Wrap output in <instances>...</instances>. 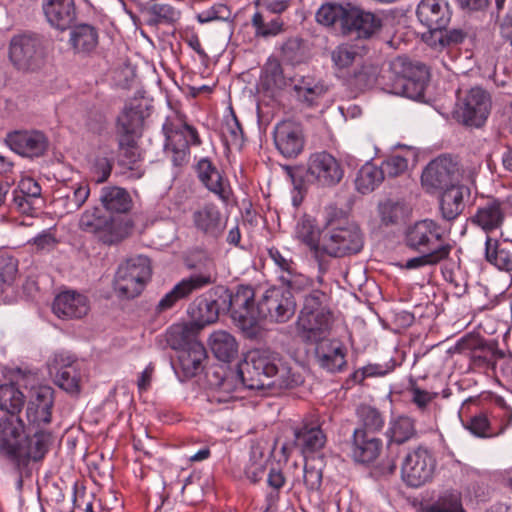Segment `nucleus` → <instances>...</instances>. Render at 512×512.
Returning a JSON list of instances; mask_svg holds the SVG:
<instances>
[{
    "mask_svg": "<svg viewBox=\"0 0 512 512\" xmlns=\"http://www.w3.org/2000/svg\"><path fill=\"white\" fill-rule=\"evenodd\" d=\"M334 68L339 72L348 71L350 67L361 59L359 49L355 45L341 44L331 52Z\"/></svg>",
    "mask_w": 512,
    "mask_h": 512,
    "instance_id": "obj_45",
    "label": "nucleus"
},
{
    "mask_svg": "<svg viewBox=\"0 0 512 512\" xmlns=\"http://www.w3.org/2000/svg\"><path fill=\"white\" fill-rule=\"evenodd\" d=\"M89 194L90 188L86 183H81L73 188V191L65 196L64 207L67 213H72L80 209L88 199Z\"/></svg>",
    "mask_w": 512,
    "mask_h": 512,
    "instance_id": "obj_53",
    "label": "nucleus"
},
{
    "mask_svg": "<svg viewBox=\"0 0 512 512\" xmlns=\"http://www.w3.org/2000/svg\"><path fill=\"white\" fill-rule=\"evenodd\" d=\"M100 202L110 213H127L133 202L129 192L118 186H105L101 189Z\"/></svg>",
    "mask_w": 512,
    "mask_h": 512,
    "instance_id": "obj_38",
    "label": "nucleus"
},
{
    "mask_svg": "<svg viewBox=\"0 0 512 512\" xmlns=\"http://www.w3.org/2000/svg\"><path fill=\"white\" fill-rule=\"evenodd\" d=\"M192 223L202 234L218 239L226 227V221L215 203H205L192 212Z\"/></svg>",
    "mask_w": 512,
    "mask_h": 512,
    "instance_id": "obj_25",
    "label": "nucleus"
},
{
    "mask_svg": "<svg viewBox=\"0 0 512 512\" xmlns=\"http://www.w3.org/2000/svg\"><path fill=\"white\" fill-rule=\"evenodd\" d=\"M385 435L388 445H401L416 436L415 423L407 416H399L389 422Z\"/></svg>",
    "mask_w": 512,
    "mask_h": 512,
    "instance_id": "obj_41",
    "label": "nucleus"
},
{
    "mask_svg": "<svg viewBox=\"0 0 512 512\" xmlns=\"http://www.w3.org/2000/svg\"><path fill=\"white\" fill-rule=\"evenodd\" d=\"M404 243L415 252L437 250L446 241V230L433 219H423L410 224L404 233Z\"/></svg>",
    "mask_w": 512,
    "mask_h": 512,
    "instance_id": "obj_15",
    "label": "nucleus"
},
{
    "mask_svg": "<svg viewBox=\"0 0 512 512\" xmlns=\"http://www.w3.org/2000/svg\"><path fill=\"white\" fill-rule=\"evenodd\" d=\"M69 43L74 52L89 54L99 43L98 29L90 24L75 25L70 31Z\"/></svg>",
    "mask_w": 512,
    "mask_h": 512,
    "instance_id": "obj_37",
    "label": "nucleus"
},
{
    "mask_svg": "<svg viewBox=\"0 0 512 512\" xmlns=\"http://www.w3.org/2000/svg\"><path fill=\"white\" fill-rule=\"evenodd\" d=\"M491 108L490 96L479 87L472 88L464 98L459 116L464 124L480 127L488 118Z\"/></svg>",
    "mask_w": 512,
    "mask_h": 512,
    "instance_id": "obj_21",
    "label": "nucleus"
},
{
    "mask_svg": "<svg viewBox=\"0 0 512 512\" xmlns=\"http://www.w3.org/2000/svg\"><path fill=\"white\" fill-rule=\"evenodd\" d=\"M436 469L433 453L424 446L409 451L401 464L403 482L412 488H419L432 481Z\"/></svg>",
    "mask_w": 512,
    "mask_h": 512,
    "instance_id": "obj_14",
    "label": "nucleus"
},
{
    "mask_svg": "<svg viewBox=\"0 0 512 512\" xmlns=\"http://www.w3.org/2000/svg\"><path fill=\"white\" fill-rule=\"evenodd\" d=\"M326 294L318 289L304 297L299 312L296 331L299 338L310 344H318L328 338L333 323V314L325 304Z\"/></svg>",
    "mask_w": 512,
    "mask_h": 512,
    "instance_id": "obj_5",
    "label": "nucleus"
},
{
    "mask_svg": "<svg viewBox=\"0 0 512 512\" xmlns=\"http://www.w3.org/2000/svg\"><path fill=\"white\" fill-rule=\"evenodd\" d=\"M162 131L165 135V153L176 167H182L189 162L191 146L202 145L197 128L189 124L183 114H178L174 120L166 119Z\"/></svg>",
    "mask_w": 512,
    "mask_h": 512,
    "instance_id": "obj_7",
    "label": "nucleus"
},
{
    "mask_svg": "<svg viewBox=\"0 0 512 512\" xmlns=\"http://www.w3.org/2000/svg\"><path fill=\"white\" fill-rule=\"evenodd\" d=\"M357 416L362 425V427H359L358 429H363L368 434L379 432L384 427V417L375 407L360 405L357 408Z\"/></svg>",
    "mask_w": 512,
    "mask_h": 512,
    "instance_id": "obj_47",
    "label": "nucleus"
},
{
    "mask_svg": "<svg viewBox=\"0 0 512 512\" xmlns=\"http://www.w3.org/2000/svg\"><path fill=\"white\" fill-rule=\"evenodd\" d=\"M42 188L32 177H22L14 192V202L22 213L31 214L41 201Z\"/></svg>",
    "mask_w": 512,
    "mask_h": 512,
    "instance_id": "obj_35",
    "label": "nucleus"
},
{
    "mask_svg": "<svg viewBox=\"0 0 512 512\" xmlns=\"http://www.w3.org/2000/svg\"><path fill=\"white\" fill-rule=\"evenodd\" d=\"M264 79L267 85L280 87L284 83L282 66L277 60L269 61L264 69Z\"/></svg>",
    "mask_w": 512,
    "mask_h": 512,
    "instance_id": "obj_63",
    "label": "nucleus"
},
{
    "mask_svg": "<svg viewBox=\"0 0 512 512\" xmlns=\"http://www.w3.org/2000/svg\"><path fill=\"white\" fill-rule=\"evenodd\" d=\"M205 359H208V354H177V357L171 358L170 361L176 376L183 382L204 370Z\"/></svg>",
    "mask_w": 512,
    "mask_h": 512,
    "instance_id": "obj_39",
    "label": "nucleus"
},
{
    "mask_svg": "<svg viewBox=\"0 0 512 512\" xmlns=\"http://www.w3.org/2000/svg\"><path fill=\"white\" fill-rule=\"evenodd\" d=\"M268 256L277 267V272H279L280 275L293 272V269L297 266L292 257L285 256L276 247H271L268 249Z\"/></svg>",
    "mask_w": 512,
    "mask_h": 512,
    "instance_id": "obj_60",
    "label": "nucleus"
},
{
    "mask_svg": "<svg viewBox=\"0 0 512 512\" xmlns=\"http://www.w3.org/2000/svg\"><path fill=\"white\" fill-rule=\"evenodd\" d=\"M348 27L344 35L355 34L358 38L368 39L380 30L381 19L370 11H365L351 4Z\"/></svg>",
    "mask_w": 512,
    "mask_h": 512,
    "instance_id": "obj_30",
    "label": "nucleus"
},
{
    "mask_svg": "<svg viewBox=\"0 0 512 512\" xmlns=\"http://www.w3.org/2000/svg\"><path fill=\"white\" fill-rule=\"evenodd\" d=\"M297 99L307 107H317L328 92V86L321 79L306 76L294 86Z\"/></svg>",
    "mask_w": 512,
    "mask_h": 512,
    "instance_id": "obj_36",
    "label": "nucleus"
},
{
    "mask_svg": "<svg viewBox=\"0 0 512 512\" xmlns=\"http://www.w3.org/2000/svg\"><path fill=\"white\" fill-rule=\"evenodd\" d=\"M5 141L11 150L27 158L40 157L48 148V139L42 132L36 130L10 132Z\"/></svg>",
    "mask_w": 512,
    "mask_h": 512,
    "instance_id": "obj_24",
    "label": "nucleus"
},
{
    "mask_svg": "<svg viewBox=\"0 0 512 512\" xmlns=\"http://www.w3.org/2000/svg\"><path fill=\"white\" fill-rule=\"evenodd\" d=\"M79 225L82 231L96 235L102 243L108 245L122 241L130 231L128 222L108 217L98 208L85 211Z\"/></svg>",
    "mask_w": 512,
    "mask_h": 512,
    "instance_id": "obj_12",
    "label": "nucleus"
},
{
    "mask_svg": "<svg viewBox=\"0 0 512 512\" xmlns=\"http://www.w3.org/2000/svg\"><path fill=\"white\" fill-rule=\"evenodd\" d=\"M53 313L60 319H81L90 310L88 298L75 291L58 294L52 305Z\"/></svg>",
    "mask_w": 512,
    "mask_h": 512,
    "instance_id": "obj_27",
    "label": "nucleus"
},
{
    "mask_svg": "<svg viewBox=\"0 0 512 512\" xmlns=\"http://www.w3.org/2000/svg\"><path fill=\"white\" fill-rule=\"evenodd\" d=\"M276 354H213L214 362L206 370L211 398L225 403L238 398L243 389L282 390L301 382L291 367Z\"/></svg>",
    "mask_w": 512,
    "mask_h": 512,
    "instance_id": "obj_1",
    "label": "nucleus"
},
{
    "mask_svg": "<svg viewBox=\"0 0 512 512\" xmlns=\"http://www.w3.org/2000/svg\"><path fill=\"white\" fill-rule=\"evenodd\" d=\"M461 168L451 156L442 155L432 160L421 175L427 191L441 190L440 211L443 219L455 220L464 210L471 189L460 182Z\"/></svg>",
    "mask_w": 512,
    "mask_h": 512,
    "instance_id": "obj_3",
    "label": "nucleus"
},
{
    "mask_svg": "<svg viewBox=\"0 0 512 512\" xmlns=\"http://www.w3.org/2000/svg\"><path fill=\"white\" fill-rule=\"evenodd\" d=\"M484 258L498 270L512 272V252L501 247L499 239L495 237L485 238Z\"/></svg>",
    "mask_w": 512,
    "mask_h": 512,
    "instance_id": "obj_40",
    "label": "nucleus"
},
{
    "mask_svg": "<svg viewBox=\"0 0 512 512\" xmlns=\"http://www.w3.org/2000/svg\"><path fill=\"white\" fill-rule=\"evenodd\" d=\"M117 166L120 173L129 179H140L144 175L143 156L137 141L118 144Z\"/></svg>",
    "mask_w": 512,
    "mask_h": 512,
    "instance_id": "obj_32",
    "label": "nucleus"
},
{
    "mask_svg": "<svg viewBox=\"0 0 512 512\" xmlns=\"http://www.w3.org/2000/svg\"><path fill=\"white\" fill-rule=\"evenodd\" d=\"M29 243L34 245L37 251L49 252L57 246L58 240L55 234L51 232V229H48L35 236Z\"/></svg>",
    "mask_w": 512,
    "mask_h": 512,
    "instance_id": "obj_64",
    "label": "nucleus"
},
{
    "mask_svg": "<svg viewBox=\"0 0 512 512\" xmlns=\"http://www.w3.org/2000/svg\"><path fill=\"white\" fill-rule=\"evenodd\" d=\"M324 420L318 414L305 416L293 429V447L304 457H309L323 449L327 442V435L323 429Z\"/></svg>",
    "mask_w": 512,
    "mask_h": 512,
    "instance_id": "obj_18",
    "label": "nucleus"
},
{
    "mask_svg": "<svg viewBox=\"0 0 512 512\" xmlns=\"http://www.w3.org/2000/svg\"><path fill=\"white\" fill-rule=\"evenodd\" d=\"M280 281L286 286L285 289L292 293L294 291H302L313 286V280L298 272L297 266L293 272L279 275Z\"/></svg>",
    "mask_w": 512,
    "mask_h": 512,
    "instance_id": "obj_54",
    "label": "nucleus"
},
{
    "mask_svg": "<svg viewBox=\"0 0 512 512\" xmlns=\"http://www.w3.org/2000/svg\"><path fill=\"white\" fill-rule=\"evenodd\" d=\"M422 512H466L462 493L457 489H446L420 503Z\"/></svg>",
    "mask_w": 512,
    "mask_h": 512,
    "instance_id": "obj_34",
    "label": "nucleus"
},
{
    "mask_svg": "<svg viewBox=\"0 0 512 512\" xmlns=\"http://www.w3.org/2000/svg\"><path fill=\"white\" fill-rule=\"evenodd\" d=\"M222 135L225 141L233 146H241L244 141L243 128L232 107L229 108V114L225 116Z\"/></svg>",
    "mask_w": 512,
    "mask_h": 512,
    "instance_id": "obj_48",
    "label": "nucleus"
},
{
    "mask_svg": "<svg viewBox=\"0 0 512 512\" xmlns=\"http://www.w3.org/2000/svg\"><path fill=\"white\" fill-rule=\"evenodd\" d=\"M295 238L305 245L314 261L317 263V282L322 285L324 276L328 272V262L322 255L321 229L316 219L310 215H303L296 223L294 230Z\"/></svg>",
    "mask_w": 512,
    "mask_h": 512,
    "instance_id": "obj_19",
    "label": "nucleus"
},
{
    "mask_svg": "<svg viewBox=\"0 0 512 512\" xmlns=\"http://www.w3.org/2000/svg\"><path fill=\"white\" fill-rule=\"evenodd\" d=\"M384 180L383 171L380 167L372 164H364L357 173L355 180L356 189L366 194L375 190Z\"/></svg>",
    "mask_w": 512,
    "mask_h": 512,
    "instance_id": "obj_43",
    "label": "nucleus"
},
{
    "mask_svg": "<svg viewBox=\"0 0 512 512\" xmlns=\"http://www.w3.org/2000/svg\"><path fill=\"white\" fill-rule=\"evenodd\" d=\"M381 220L384 224H396L403 218L404 209L399 203L386 201L379 207Z\"/></svg>",
    "mask_w": 512,
    "mask_h": 512,
    "instance_id": "obj_58",
    "label": "nucleus"
},
{
    "mask_svg": "<svg viewBox=\"0 0 512 512\" xmlns=\"http://www.w3.org/2000/svg\"><path fill=\"white\" fill-rule=\"evenodd\" d=\"M79 381V373L72 363L60 367L55 374V384L69 393L79 392Z\"/></svg>",
    "mask_w": 512,
    "mask_h": 512,
    "instance_id": "obj_49",
    "label": "nucleus"
},
{
    "mask_svg": "<svg viewBox=\"0 0 512 512\" xmlns=\"http://www.w3.org/2000/svg\"><path fill=\"white\" fill-rule=\"evenodd\" d=\"M408 168V159L402 155L394 154L387 157L380 166L383 176L397 177Z\"/></svg>",
    "mask_w": 512,
    "mask_h": 512,
    "instance_id": "obj_55",
    "label": "nucleus"
},
{
    "mask_svg": "<svg viewBox=\"0 0 512 512\" xmlns=\"http://www.w3.org/2000/svg\"><path fill=\"white\" fill-rule=\"evenodd\" d=\"M152 274L151 263L146 256H136L118 266L113 280L114 290L122 297L134 298L144 289Z\"/></svg>",
    "mask_w": 512,
    "mask_h": 512,
    "instance_id": "obj_9",
    "label": "nucleus"
},
{
    "mask_svg": "<svg viewBox=\"0 0 512 512\" xmlns=\"http://www.w3.org/2000/svg\"><path fill=\"white\" fill-rule=\"evenodd\" d=\"M351 4L327 2L322 4L315 14L318 24L331 28L344 35L348 27Z\"/></svg>",
    "mask_w": 512,
    "mask_h": 512,
    "instance_id": "obj_33",
    "label": "nucleus"
},
{
    "mask_svg": "<svg viewBox=\"0 0 512 512\" xmlns=\"http://www.w3.org/2000/svg\"><path fill=\"white\" fill-rule=\"evenodd\" d=\"M24 398L23 393L14 384L0 385V410L10 414L5 417H19Z\"/></svg>",
    "mask_w": 512,
    "mask_h": 512,
    "instance_id": "obj_44",
    "label": "nucleus"
},
{
    "mask_svg": "<svg viewBox=\"0 0 512 512\" xmlns=\"http://www.w3.org/2000/svg\"><path fill=\"white\" fill-rule=\"evenodd\" d=\"M143 124L144 115L141 108L126 105L116 119L117 144L136 142L142 136Z\"/></svg>",
    "mask_w": 512,
    "mask_h": 512,
    "instance_id": "obj_26",
    "label": "nucleus"
},
{
    "mask_svg": "<svg viewBox=\"0 0 512 512\" xmlns=\"http://www.w3.org/2000/svg\"><path fill=\"white\" fill-rule=\"evenodd\" d=\"M223 307L233 321L243 331L253 330L257 326L258 303L255 304V291L249 285H239L234 292L220 288Z\"/></svg>",
    "mask_w": 512,
    "mask_h": 512,
    "instance_id": "obj_10",
    "label": "nucleus"
},
{
    "mask_svg": "<svg viewBox=\"0 0 512 512\" xmlns=\"http://www.w3.org/2000/svg\"><path fill=\"white\" fill-rule=\"evenodd\" d=\"M453 249L452 244H443L437 250L430 252H418L420 255L408 259L403 267L408 270L419 269L424 266L437 265L449 258Z\"/></svg>",
    "mask_w": 512,
    "mask_h": 512,
    "instance_id": "obj_42",
    "label": "nucleus"
},
{
    "mask_svg": "<svg viewBox=\"0 0 512 512\" xmlns=\"http://www.w3.org/2000/svg\"><path fill=\"white\" fill-rule=\"evenodd\" d=\"M382 449V441L370 436L363 429H355L352 437L351 455L359 463H371L377 459Z\"/></svg>",
    "mask_w": 512,
    "mask_h": 512,
    "instance_id": "obj_31",
    "label": "nucleus"
},
{
    "mask_svg": "<svg viewBox=\"0 0 512 512\" xmlns=\"http://www.w3.org/2000/svg\"><path fill=\"white\" fill-rule=\"evenodd\" d=\"M315 356L319 366L331 373L342 371L347 364L345 354H315Z\"/></svg>",
    "mask_w": 512,
    "mask_h": 512,
    "instance_id": "obj_57",
    "label": "nucleus"
},
{
    "mask_svg": "<svg viewBox=\"0 0 512 512\" xmlns=\"http://www.w3.org/2000/svg\"><path fill=\"white\" fill-rule=\"evenodd\" d=\"M409 392L412 403L421 411H425L428 405L438 397V392L424 390L417 385H412Z\"/></svg>",
    "mask_w": 512,
    "mask_h": 512,
    "instance_id": "obj_62",
    "label": "nucleus"
},
{
    "mask_svg": "<svg viewBox=\"0 0 512 512\" xmlns=\"http://www.w3.org/2000/svg\"><path fill=\"white\" fill-rule=\"evenodd\" d=\"M150 23L172 25L180 19L181 13L166 3H153L149 7Z\"/></svg>",
    "mask_w": 512,
    "mask_h": 512,
    "instance_id": "obj_50",
    "label": "nucleus"
},
{
    "mask_svg": "<svg viewBox=\"0 0 512 512\" xmlns=\"http://www.w3.org/2000/svg\"><path fill=\"white\" fill-rule=\"evenodd\" d=\"M466 428L477 437H489L493 433L490 431V422L484 413H479L469 420Z\"/></svg>",
    "mask_w": 512,
    "mask_h": 512,
    "instance_id": "obj_61",
    "label": "nucleus"
},
{
    "mask_svg": "<svg viewBox=\"0 0 512 512\" xmlns=\"http://www.w3.org/2000/svg\"><path fill=\"white\" fill-rule=\"evenodd\" d=\"M386 90L394 95L412 100H421L429 79L427 67L422 63H413L399 57L391 65Z\"/></svg>",
    "mask_w": 512,
    "mask_h": 512,
    "instance_id": "obj_6",
    "label": "nucleus"
},
{
    "mask_svg": "<svg viewBox=\"0 0 512 512\" xmlns=\"http://www.w3.org/2000/svg\"><path fill=\"white\" fill-rule=\"evenodd\" d=\"M296 301L284 287H272L258 301L257 323L261 319L284 323L295 313Z\"/></svg>",
    "mask_w": 512,
    "mask_h": 512,
    "instance_id": "obj_16",
    "label": "nucleus"
},
{
    "mask_svg": "<svg viewBox=\"0 0 512 512\" xmlns=\"http://www.w3.org/2000/svg\"><path fill=\"white\" fill-rule=\"evenodd\" d=\"M507 218V203L494 196L482 197L467 219L471 227L481 231L486 237H493L501 231Z\"/></svg>",
    "mask_w": 512,
    "mask_h": 512,
    "instance_id": "obj_11",
    "label": "nucleus"
},
{
    "mask_svg": "<svg viewBox=\"0 0 512 512\" xmlns=\"http://www.w3.org/2000/svg\"><path fill=\"white\" fill-rule=\"evenodd\" d=\"M485 347L484 340L478 334H467L461 337L454 348H448L446 352H477Z\"/></svg>",
    "mask_w": 512,
    "mask_h": 512,
    "instance_id": "obj_56",
    "label": "nucleus"
},
{
    "mask_svg": "<svg viewBox=\"0 0 512 512\" xmlns=\"http://www.w3.org/2000/svg\"><path fill=\"white\" fill-rule=\"evenodd\" d=\"M53 391L48 386L32 387L25 418L32 435L26 433L20 417L0 418V459L17 467L41 461L54 441L53 433L45 426L51 423Z\"/></svg>",
    "mask_w": 512,
    "mask_h": 512,
    "instance_id": "obj_2",
    "label": "nucleus"
},
{
    "mask_svg": "<svg viewBox=\"0 0 512 512\" xmlns=\"http://www.w3.org/2000/svg\"><path fill=\"white\" fill-rule=\"evenodd\" d=\"M231 9L226 4H215L206 10L197 14V21L201 24L210 23L213 21H230Z\"/></svg>",
    "mask_w": 512,
    "mask_h": 512,
    "instance_id": "obj_52",
    "label": "nucleus"
},
{
    "mask_svg": "<svg viewBox=\"0 0 512 512\" xmlns=\"http://www.w3.org/2000/svg\"><path fill=\"white\" fill-rule=\"evenodd\" d=\"M344 169L332 154L321 151L310 155L307 161L306 179L322 188H331L340 183Z\"/></svg>",
    "mask_w": 512,
    "mask_h": 512,
    "instance_id": "obj_17",
    "label": "nucleus"
},
{
    "mask_svg": "<svg viewBox=\"0 0 512 512\" xmlns=\"http://www.w3.org/2000/svg\"><path fill=\"white\" fill-rule=\"evenodd\" d=\"M208 346L211 352H237L238 349L234 336L223 330L214 331L210 335Z\"/></svg>",
    "mask_w": 512,
    "mask_h": 512,
    "instance_id": "obj_51",
    "label": "nucleus"
},
{
    "mask_svg": "<svg viewBox=\"0 0 512 512\" xmlns=\"http://www.w3.org/2000/svg\"><path fill=\"white\" fill-rule=\"evenodd\" d=\"M362 247V235L356 225L347 221L330 220L327 222L322 237V255L328 262V269L330 268L331 257L337 258L355 254Z\"/></svg>",
    "mask_w": 512,
    "mask_h": 512,
    "instance_id": "obj_8",
    "label": "nucleus"
},
{
    "mask_svg": "<svg viewBox=\"0 0 512 512\" xmlns=\"http://www.w3.org/2000/svg\"><path fill=\"white\" fill-rule=\"evenodd\" d=\"M215 279L208 272L195 273L183 278L168 293H166L157 305L159 312L171 309L180 300L189 298L194 292L211 284Z\"/></svg>",
    "mask_w": 512,
    "mask_h": 512,
    "instance_id": "obj_20",
    "label": "nucleus"
},
{
    "mask_svg": "<svg viewBox=\"0 0 512 512\" xmlns=\"http://www.w3.org/2000/svg\"><path fill=\"white\" fill-rule=\"evenodd\" d=\"M42 9L48 23L59 30H66L76 20L74 0H43Z\"/></svg>",
    "mask_w": 512,
    "mask_h": 512,
    "instance_id": "obj_29",
    "label": "nucleus"
},
{
    "mask_svg": "<svg viewBox=\"0 0 512 512\" xmlns=\"http://www.w3.org/2000/svg\"><path fill=\"white\" fill-rule=\"evenodd\" d=\"M251 25L255 30V37L269 38L281 34L285 30V24L282 19L274 18L265 22L261 12H255L251 18Z\"/></svg>",
    "mask_w": 512,
    "mask_h": 512,
    "instance_id": "obj_46",
    "label": "nucleus"
},
{
    "mask_svg": "<svg viewBox=\"0 0 512 512\" xmlns=\"http://www.w3.org/2000/svg\"><path fill=\"white\" fill-rule=\"evenodd\" d=\"M220 288L196 297L188 307L190 323L172 325L166 333L168 346L178 352H207L199 341L200 331L225 312Z\"/></svg>",
    "mask_w": 512,
    "mask_h": 512,
    "instance_id": "obj_4",
    "label": "nucleus"
},
{
    "mask_svg": "<svg viewBox=\"0 0 512 512\" xmlns=\"http://www.w3.org/2000/svg\"><path fill=\"white\" fill-rule=\"evenodd\" d=\"M113 168V161L105 156H97L92 166V174L96 183H103L108 180Z\"/></svg>",
    "mask_w": 512,
    "mask_h": 512,
    "instance_id": "obj_59",
    "label": "nucleus"
},
{
    "mask_svg": "<svg viewBox=\"0 0 512 512\" xmlns=\"http://www.w3.org/2000/svg\"><path fill=\"white\" fill-rule=\"evenodd\" d=\"M197 178L202 185L215 194L222 202L227 203L232 195L229 180L223 176L216 165L208 157L200 158L195 165Z\"/></svg>",
    "mask_w": 512,
    "mask_h": 512,
    "instance_id": "obj_22",
    "label": "nucleus"
},
{
    "mask_svg": "<svg viewBox=\"0 0 512 512\" xmlns=\"http://www.w3.org/2000/svg\"><path fill=\"white\" fill-rule=\"evenodd\" d=\"M46 55L45 41L38 35L23 34L11 40L9 56L19 70L35 71L41 68Z\"/></svg>",
    "mask_w": 512,
    "mask_h": 512,
    "instance_id": "obj_13",
    "label": "nucleus"
},
{
    "mask_svg": "<svg viewBox=\"0 0 512 512\" xmlns=\"http://www.w3.org/2000/svg\"><path fill=\"white\" fill-rule=\"evenodd\" d=\"M274 142L284 157H297L303 151L305 142L301 124L291 120L281 121L274 129Z\"/></svg>",
    "mask_w": 512,
    "mask_h": 512,
    "instance_id": "obj_23",
    "label": "nucleus"
},
{
    "mask_svg": "<svg viewBox=\"0 0 512 512\" xmlns=\"http://www.w3.org/2000/svg\"><path fill=\"white\" fill-rule=\"evenodd\" d=\"M416 14L419 21L431 32L445 29L451 17L445 0H421Z\"/></svg>",
    "mask_w": 512,
    "mask_h": 512,
    "instance_id": "obj_28",
    "label": "nucleus"
}]
</instances>
